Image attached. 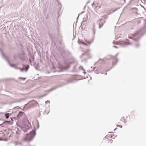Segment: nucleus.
<instances>
[{"label":"nucleus","instance_id":"f257e3e1","mask_svg":"<svg viewBox=\"0 0 146 146\" xmlns=\"http://www.w3.org/2000/svg\"><path fill=\"white\" fill-rule=\"evenodd\" d=\"M35 135V132L33 131L30 133L29 134L27 135L24 138V140L25 141H31Z\"/></svg>","mask_w":146,"mask_h":146},{"label":"nucleus","instance_id":"f03ea898","mask_svg":"<svg viewBox=\"0 0 146 146\" xmlns=\"http://www.w3.org/2000/svg\"><path fill=\"white\" fill-rule=\"evenodd\" d=\"M113 133H111L108 134L104 138V140L106 141L108 139V143H112V140L111 138H113Z\"/></svg>","mask_w":146,"mask_h":146},{"label":"nucleus","instance_id":"7ed1b4c3","mask_svg":"<svg viewBox=\"0 0 146 146\" xmlns=\"http://www.w3.org/2000/svg\"><path fill=\"white\" fill-rule=\"evenodd\" d=\"M25 123L27 125V126L25 127L26 128L28 129L31 126V124L27 119L25 121Z\"/></svg>","mask_w":146,"mask_h":146},{"label":"nucleus","instance_id":"20e7f679","mask_svg":"<svg viewBox=\"0 0 146 146\" xmlns=\"http://www.w3.org/2000/svg\"><path fill=\"white\" fill-rule=\"evenodd\" d=\"M121 120L122 121L124 122V123H125V119L124 117H122L121 119Z\"/></svg>","mask_w":146,"mask_h":146},{"label":"nucleus","instance_id":"39448f33","mask_svg":"<svg viewBox=\"0 0 146 146\" xmlns=\"http://www.w3.org/2000/svg\"><path fill=\"white\" fill-rule=\"evenodd\" d=\"M9 113H7L5 114V116L7 118H8L9 117Z\"/></svg>","mask_w":146,"mask_h":146},{"label":"nucleus","instance_id":"423d86ee","mask_svg":"<svg viewBox=\"0 0 146 146\" xmlns=\"http://www.w3.org/2000/svg\"><path fill=\"white\" fill-rule=\"evenodd\" d=\"M23 113L22 112H20L19 114L18 115V116L20 115H22Z\"/></svg>","mask_w":146,"mask_h":146},{"label":"nucleus","instance_id":"0eeeda50","mask_svg":"<svg viewBox=\"0 0 146 146\" xmlns=\"http://www.w3.org/2000/svg\"><path fill=\"white\" fill-rule=\"evenodd\" d=\"M4 135L3 134H0V140H2V138L1 137V135Z\"/></svg>","mask_w":146,"mask_h":146},{"label":"nucleus","instance_id":"6e6552de","mask_svg":"<svg viewBox=\"0 0 146 146\" xmlns=\"http://www.w3.org/2000/svg\"><path fill=\"white\" fill-rule=\"evenodd\" d=\"M19 79H21L22 80H25V78H19Z\"/></svg>","mask_w":146,"mask_h":146},{"label":"nucleus","instance_id":"1a4fd4ad","mask_svg":"<svg viewBox=\"0 0 146 146\" xmlns=\"http://www.w3.org/2000/svg\"><path fill=\"white\" fill-rule=\"evenodd\" d=\"M117 126H119V127H120L121 128H122V126L121 125H117Z\"/></svg>","mask_w":146,"mask_h":146},{"label":"nucleus","instance_id":"9d476101","mask_svg":"<svg viewBox=\"0 0 146 146\" xmlns=\"http://www.w3.org/2000/svg\"><path fill=\"white\" fill-rule=\"evenodd\" d=\"M9 122V121H5L4 123H5L6 122Z\"/></svg>","mask_w":146,"mask_h":146},{"label":"nucleus","instance_id":"9b49d317","mask_svg":"<svg viewBox=\"0 0 146 146\" xmlns=\"http://www.w3.org/2000/svg\"><path fill=\"white\" fill-rule=\"evenodd\" d=\"M49 102V101H46V102Z\"/></svg>","mask_w":146,"mask_h":146}]
</instances>
